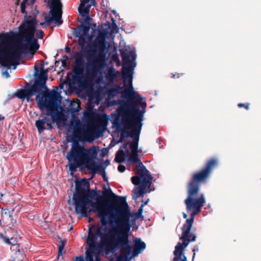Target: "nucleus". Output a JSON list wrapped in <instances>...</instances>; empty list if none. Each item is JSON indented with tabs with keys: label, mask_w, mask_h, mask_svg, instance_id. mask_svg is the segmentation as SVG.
Returning a JSON list of instances; mask_svg holds the SVG:
<instances>
[{
	"label": "nucleus",
	"mask_w": 261,
	"mask_h": 261,
	"mask_svg": "<svg viewBox=\"0 0 261 261\" xmlns=\"http://www.w3.org/2000/svg\"><path fill=\"white\" fill-rule=\"evenodd\" d=\"M105 196L110 195L109 200L118 206L113 208L109 216V228L91 253L92 260L87 258V261H100L99 255L102 253L109 254L117 250H120V256L129 261L132 257L141 253L146 247L145 243L140 238H136L133 251L129 240L130 225L129 223L131 213L123 196H119L109 189L102 193Z\"/></svg>",
	"instance_id": "f257e3e1"
},
{
	"label": "nucleus",
	"mask_w": 261,
	"mask_h": 261,
	"mask_svg": "<svg viewBox=\"0 0 261 261\" xmlns=\"http://www.w3.org/2000/svg\"><path fill=\"white\" fill-rule=\"evenodd\" d=\"M120 55L123 62L122 67V77L123 79V86L125 87L123 90H121L122 87L117 85L110 88L108 91L109 96L114 97L119 94L126 99L125 101L120 103V106L117 111L122 119L126 118L133 113L132 110H128L124 114L122 108H125L129 106L134 110H136L139 113L142 111H146V102L145 98L141 95L137 93L134 90L133 86V74L134 67L136 66L135 60L136 58V51L134 49L128 50L127 49H121Z\"/></svg>",
	"instance_id": "f03ea898"
},
{
	"label": "nucleus",
	"mask_w": 261,
	"mask_h": 261,
	"mask_svg": "<svg viewBox=\"0 0 261 261\" xmlns=\"http://www.w3.org/2000/svg\"><path fill=\"white\" fill-rule=\"evenodd\" d=\"M73 203L75 206V212L81 217H87L90 212L97 213V216L100 219L101 225L97 226L92 231L89 228L88 237L86 241L87 250L86 251V259L89 258L92 260L91 253L96 246L97 240L102 238L109 228L107 226L108 224L107 218L109 219L110 214L112 209L118 207L109 208L105 207L102 208L103 196L96 191H92L90 197H73Z\"/></svg>",
	"instance_id": "7ed1b4c3"
},
{
	"label": "nucleus",
	"mask_w": 261,
	"mask_h": 261,
	"mask_svg": "<svg viewBox=\"0 0 261 261\" xmlns=\"http://www.w3.org/2000/svg\"><path fill=\"white\" fill-rule=\"evenodd\" d=\"M19 32L23 43L17 45L16 48L4 41L0 43V64L8 69L12 66H13V69H16V62L20 59L22 54L30 51V47H32L35 51L38 50V39H42L44 35L42 30L36 31V23L33 21H23L19 27Z\"/></svg>",
	"instance_id": "20e7f679"
},
{
	"label": "nucleus",
	"mask_w": 261,
	"mask_h": 261,
	"mask_svg": "<svg viewBox=\"0 0 261 261\" xmlns=\"http://www.w3.org/2000/svg\"><path fill=\"white\" fill-rule=\"evenodd\" d=\"M107 35L106 30L99 31L95 39L90 41L87 47L84 45V50H82L87 55L86 68V75L88 77H96L106 65L105 50Z\"/></svg>",
	"instance_id": "39448f33"
},
{
	"label": "nucleus",
	"mask_w": 261,
	"mask_h": 261,
	"mask_svg": "<svg viewBox=\"0 0 261 261\" xmlns=\"http://www.w3.org/2000/svg\"><path fill=\"white\" fill-rule=\"evenodd\" d=\"M217 163L216 160H211L207 162L204 169L193 175L192 179L188 186V196L185 200L187 211L190 212L191 214L198 215L205 203L203 194H201L198 198H194L198 195L199 182L204 181L208 177L211 170L217 165Z\"/></svg>",
	"instance_id": "423d86ee"
},
{
	"label": "nucleus",
	"mask_w": 261,
	"mask_h": 261,
	"mask_svg": "<svg viewBox=\"0 0 261 261\" xmlns=\"http://www.w3.org/2000/svg\"><path fill=\"white\" fill-rule=\"evenodd\" d=\"M129 164H138L136 170V175L131 178L132 182L138 187L133 191V197L135 199L143 197L147 192L146 188L152 184V177L138 157V152H131L128 158Z\"/></svg>",
	"instance_id": "0eeeda50"
},
{
	"label": "nucleus",
	"mask_w": 261,
	"mask_h": 261,
	"mask_svg": "<svg viewBox=\"0 0 261 261\" xmlns=\"http://www.w3.org/2000/svg\"><path fill=\"white\" fill-rule=\"evenodd\" d=\"M128 106L122 108L124 114L128 110H132L133 113L128 118L122 119V122L124 127L129 129V136L133 139V141L129 142V147L131 149V152H138V142L145 111L143 110L141 113H139L136 110H134L133 108Z\"/></svg>",
	"instance_id": "6e6552de"
},
{
	"label": "nucleus",
	"mask_w": 261,
	"mask_h": 261,
	"mask_svg": "<svg viewBox=\"0 0 261 261\" xmlns=\"http://www.w3.org/2000/svg\"><path fill=\"white\" fill-rule=\"evenodd\" d=\"M195 216L194 214H190V218L187 219L181 228L182 233L180 240L182 241V243L178 242L175 246L173 252V261H183L184 259L187 261L186 257L182 254V251L190 242H194L196 240V235L190 232Z\"/></svg>",
	"instance_id": "1a4fd4ad"
},
{
	"label": "nucleus",
	"mask_w": 261,
	"mask_h": 261,
	"mask_svg": "<svg viewBox=\"0 0 261 261\" xmlns=\"http://www.w3.org/2000/svg\"><path fill=\"white\" fill-rule=\"evenodd\" d=\"M97 150L95 146L90 148H86L79 143H72L70 150L67 154L66 158L69 162H80L86 166L91 159H96Z\"/></svg>",
	"instance_id": "9d476101"
},
{
	"label": "nucleus",
	"mask_w": 261,
	"mask_h": 261,
	"mask_svg": "<svg viewBox=\"0 0 261 261\" xmlns=\"http://www.w3.org/2000/svg\"><path fill=\"white\" fill-rule=\"evenodd\" d=\"M44 100L39 96L38 105L40 107L43 106L47 109V114L50 115L53 119L54 121H57L59 116L61 115V113L54 107L57 104L58 97L60 94L56 90H53L42 95Z\"/></svg>",
	"instance_id": "9b49d317"
},
{
	"label": "nucleus",
	"mask_w": 261,
	"mask_h": 261,
	"mask_svg": "<svg viewBox=\"0 0 261 261\" xmlns=\"http://www.w3.org/2000/svg\"><path fill=\"white\" fill-rule=\"evenodd\" d=\"M46 76H40L35 81L33 85H29L25 89L19 90L16 94L17 97L21 99L25 98L29 101L31 97L36 95V99L38 100L39 95L42 94V90L47 89L46 86Z\"/></svg>",
	"instance_id": "f8f14e48"
},
{
	"label": "nucleus",
	"mask_w": 261,
	"mask_h": 261,
	"mask_svg": "<svg viewBox=\"0 0 261 261\" xmlns=\"http://www.w3.org/2000/svg\"><path fill=\"white\" fill-rule=\"evenodd\" d=\"M50 9L49 15L46 16L45 21L50 23L54 21V23L60 25L63 23L62 20V13L60 10L61 3L60 0H45Z\"/></svg>",
	"instance_id": "ddd939ff"
},
{
	"label": "nucleus",
	"mask_w": 261,
	"mask_h": 261,
	"mask_svg": "<svg viewBox=\"0 0 261 261\" xmlns=\"http://www.w3.org/2000/svg\"><path fill=\"white\" fill-rule=\"evenodd\" d=\"M84 71V67L75 66L72 70V80L77 84L79 87L82 89L85 88L89 84L91 80L95 78L87 76L86 73L83 76Z\"/></svg>",
	"instance_id": "4468645a"
},
{
	"label": "nucleus",
	"mask_w": 261,
	"mask_h": 261,
	"mask_svg": "<svg viewBox=\"0 0 261 261\" xmlns=\"http://www.w3.org/2000/svg\"><path fill=\"white\" fill-rule=\"evenodd\" d=\"M90 189V184L86 178H83L81 180L75 182V192L73 197H90L87 191Z\"/></svg>",
	"instance_id": "2eb2a0df"
},
{
	"label": "nucleus",
	"mask_w": 261,
	"mask_h": 261,
	"mask_svg": "<svg viewBox=\"0 0 261 261\" xmlns=\"http://www.w3.org/2000/svg\"><path fill=\"white\" fill-rule=\"evenodd\" d=\"M90 29V23L81 24L75 30V36L79 38V44L82 50H84V45L86 44L85 36L88 34Z\"/></svg>",
	"instance_id": "dca6fc26"
},
{
	"label": "nucleus",
	"mask_w": 261,
	"mask_h": 261,
	"mask_svg": "<svg viewBox=\"0 0 261 261\" xmlns=\"http://www.w3.org/2000/svg\"><path fill=\"white\" fill-rule=\"evenodd\" d=\"M112 127L116 128L117 130L121 132L119 142L122 141L125 138L129 137V133H128L126 130L129 129L124 127L122 122V119L120 120L119 116H116L113 120Z\"/></svg>",
	"instance_id": "f3484780"
},
{
	"label": "nucleus",
	"mask_w": 261,
	"mask_h": 261,
	"mask_svg": "<svg viewBox=\"0 0 261 261\" xmlns=\"http://www.w3.org/2000/svg\"><path fill=\"white\" fill-rule=\"evenodd\" d=\"M86 168L92 173H98L100 175L104 174L105 172L106 167L102 164H97L91 159L89 164L86 166Z\"/></svg>",
	"instance_id": "a211bd4d"
},
{
	"label": "nucleus",
	"mask_w": 261,
	"mask_h": 261,
	"mask_svg": "<svg viewBox=\"0 0 261 261\" xmlns=\"http://www.w3.org/2000/svg\"><path fill=\"white\" fill-rule=\"evenodd\" d=\"M83 142H92L96 138L95 132L92 129L86 128L85 126L82 127Z\"/></svg>",
	"instance_id": "6ab92c4d"
},
{
	"label": "nucleus",
	"mask_w": 261,
	"mask_h": 261,
	"mask_svg": "<svg viewBox=\"0 0 261 261\" xmlns=\"http://www.w3.org/2000/svg\"><path fill=\"white\" fill-rule=\"evenodd\" d=\"M119 74V72L116 70L114 67H110L106 74V79L109 83H112Z\"/></svg>",
	"instance_id": "aec40b11"
},
{
	"label": "nucleus",
	"mask_w": 261,
	"mask_h": 261,
	"mask_svg": "<svg viewBox=\"0 0 261 261\" xmlns=\"http://www.w3.org/2000/svg\"><path fill=\"white\" fill-rule=\"evenodd\" d=\"M71 140L72 143H79L80 141H83V132L82 128L80 130H73Z\"/></svg>",
	"instance_id": "412c9836"
},
{
	"label": "nucleus",
	"mask_w": 261,
	"mask_h": 261,
	"mask_svg": "<svg viewBox=\"0 0 261 261\" xmlns=\"http://www.w3.org/2000/svg\"><path fill=\"white\" fill-rule=\"evenodd\" d=\"M128 154V152H125L124 150L119 149L116 154L115 161L117 163H121L125 160Z\"/></svg>",
	"instance_id": "4be33fe9"
},
{
	"label": "nucleus",
	"mask_w": 261,
	"mask_h": 261,
	"mask_svg": "<svg viewBox=\"0 0 261 261\" xmlns=\"http://www.w3.org/2000/svg\"><path fill=\"white\" fill-rule=\"evenodd\" d=\"M91 6V5L90 4L85 5L80 3L79 7V12L80 15L83 17H85L86 15H88L89 14Z\"/></svg>",
	"instance_id": "5701e85b"
},
{
	"label": "nucleus",
	"mask_w": 261,
	"mask_h": 261,
	"mask_svg": "<svg viewBox=\"0 0 261 261\" xmlns=\"http://www.w3.org/2000/svg\"><path fill=\"white\" fill-rule=\"evenodd\" d=\"M45 119L44 118L39 119L35 122V126L37 128L38 132L39 134H41L46 129L45 127Z\"/></svg>",
	"instance_id": "b1692460"
},
{
	"label": "nucleus",
	"mask_w": 261,
	"mask_h": 261,
	"mask_svg": "<svg viewBox=\"0 0 261 261\" xmlns=\"http://www.w3.org/2000/svg\"><path fill=\"white\" fill-rule=\"evenodd\" d=\"M81 110L79 105L76 102L71 103L68 108V111L73 115L75 113H78Z\"/></svg>",
	"instance_id": "393cba45"
},
{
	"label": "nucleus",
	"mask_w": 261,
	"mask_h": 261,
	"mask_svg": "<svg viewBox=\"0 0 261 261\" xmlns=\"http://www.w3.org/2000/svg\"><path fill=\"white\" fill-rule=\"evenodd\" d=\"M112 23L109 22H107L105 23L106 26H108L112 32H118V29L117 24H116V20L114 18H112Z\"/></svg>",
	"instance_id": "a878e982"
},
{
	"label": "nucleus",
	"mask_w": 261,
	"mask_h": 261,
	"mask_svg": "<svg viewBox=\"0 0 261 261\" xmlns=\"http://www.w3.org/2000/svg\"><path fill=\"white\" fill-rule=\"evenodd\" d=\"M71 125L73 127V130L82 128V123L77 118L72 119L71 121Z\"/></svg>",
	"instance_id": "bb28decb"
},
{
	"label": "nucleus",
	"mask_w": 261,
	"mask_h": 261,
	"mask_svg": "<svg viewBox=\"0 0 261 261\" xmlns=\"http://www.w3.org/2000/svg\"><path fill=\"white\" fill-rule=\"evenodd\" d=\"M75 66L84 67L83 57L81 54H78L75 57Z\"/></svg>",
	"instance_id": "cd10ccee"
},
{
	"label": "nucleus",
	"mask_w": 261,
	"mask_h": 261,
	"mask_svg": "<svg viewBox=\"0 0 261 261\" xmlns=\"http://www.w3.org/2000/svg\"><path fill=\"white\" fill-rule=\"evenodd\" d=\"M83 165H84V164L78 162L71 163L69 167V170L71 171V172H75L76 171L77 168L79 166Z\"/></svg>",
	"instance_id": "c85d7f7f"
},
{
	"label": "nucleus",
	"mask_w": 261,
	"mask_h": 261,
	"mask_svg": "<svg viewBox=\"0 0 261 261\" xmlns=\"http://www.w3.org/2000/svg\"><path fill=\"white\" fill-rule=\"evenodd\" d=\"M29 0H23L20 5V11L22 13L26 14L27 13L25 9L26 7L29 6Z\"/></svg>",
	"instance_id": "c756f323"
},
{
	"label": "nucleus",
	"mask_w": 261,
	"mask_h": 261,
	"mask_svg": "<svg viewBox=\"0 0 261 261\" xmlns=\"http://www.w3.org/2000/svg\"><path fill=\"white\" fill-rule=\"evenodd\" d=\"M0 239L6 244L7 245H10V239L5 234L0 232Z\"/></svg>",
	"instance_id": "7c9ffc66"
},
{
	"label": "nucleus",
	"mask_w": 261,
	"mask_h": 261,
	"mask_svg": "<svg viewBox=\"0 0 261 261\" xmlns=\"http://www.w3.org/2000/svg\"><path fill=\"white\" fill-rule=\"evenodd\" d=\"M11 245L12 247H16L18 248L19 244L17 243V239L14 237H11L10 239V245Z\"/></svg>",
	"instance_id": "2f4dec72"
},
{
	"label": "nucleus",
	"mask_w": 261,
	"mask_h": 261,
	"mask_svg": "<svg viewBox=\"0 0 261 261\" xmlns=\"http://www.w3.org/2000/svg\"><path fill=\"white\" fill-rule=\"evenodd\" d=\"M60 116H59V118L57 121H56V122H58L59 120L60 119ZM44 119H45V124L47 125L49 127L50 129H51L53 128L52 124L53 122H55V121H53V119L52 118V120H51L49 118L47 117H44Z\"/></svg>",
	"instance_id": "473e14b6"
},
{
	"label": "nucleus",
	"mask_w": 261,
	"mask_h": 261,
	"mask_svg": "<svg viewBox=\"0 0 261 261\" xmlns=\"http://www.w3.org/2000/svg\"><path fill=\"white\" fill-rule=\"evenodd\" d=\"M10 38V35L8 33L0 34V43L7 41Z\"/></svg>",
	"instance_id": "72a5a7b5"
},
{
	"label": "nucleus",
	"mask_w": 261,
	"mask_h": 261,
	"mask_svg": "<svg viewBox=\"0 0 261 261\" xmlns=\"http://www.w3.org/2000/svg\"><path fill=\"white\" fill-rule=\"evenodd\" d=\"M143 205H141L138 209V211L136 213V216L137 218H143L142 212H143Z\"/></svg>",
	"instance_id": "f704fd0d"
},
{
	"label": "nucleus",
	"mask_w": 261,
	"mask_h": 261,
	"mask_svg": "<svg viewBox=\"0 0 261 261\" xmlns=\"http://www.w3.org/2000/svg\"><path fill=\"white\" fill-rule=\"evenodd\" d=\"M129 145V142H126L122 144V145L121 146L120 148L119 149H122L124 150L125 152H128V154L129 153V150L128 149V145Z\"/></svg>",
	"instance_id": "c9c22d12"
},
{
	"label": "nucleus",
	"mask_w": 261,
	"mask_h": 261,
	"mask_svg": "<svg viewBox=\"0 0 261 261\" xmlns=\"http://www.w3.org/2000/svg\"><path fill=\"white\" fill-rule=\"evenodd\" d=\"M65 245L62 242L59 246L58 248V257H59L60 256H62V251L64 248Z\"/></svg>",
	"instance_id": "e433bc0d"
},
{
	"label": "nucleus",
	"mask_w": 261,
	"mask_h": 261,
	"mask_svg": "<svg viewBox=\"0 0 261 261\" xmlns=\"http://www.w3.org/2000/svg\"><path fill=\"white\" fill-rule=\"evenodd\" d=\"M101 122L104 125H106L107 123V115L103 114L101 117Z\"/></svg>",
	"instance_id": "4c0bfd02"
},
{
	"label": "nucleus",
	"mask_w": 261,
	"mask_h": 261,
	"mask_svg": "<svg viewBox=\"0 0 261 261\" xmlns=\"http://www.w3.org/2000/svg\"><path fill=\"white\" fill-rule=\"evenodd\" d=\"M192 251L193 252V255L192 256V260L193 261V260L195 257L196 252H198L199 251V248H198V246H197V245L194 246L193 248Z\"/></svg>",
	"instance_id": "58836bf2"
},
{
	"label": "nucleus",
	"mask_w": 261,
	"mask_h": 261,
	"mask_svg": "<svg viewBox=\"0 0 261 261\" xmlns=\"http://www.w3.org/2000/svg\"><path fill=\"white\" fill-rule=\"evenodd\" d=\"M118 170L120 172H123L125 170V167L124 165L120 164L118 167Z\"/></svg>",
	"instance_id": "ea45409f"
},
{
	"label": "nucleus",
	"mask_w": 261,
	"mask_h": 261,
	"mask_svg": "<svg viewBox=\"0 0 261 261\" xmlns=\"http://www.w3.org/2000/svg\"><path fill=\"white\" fill-rule=\"evenodd\" d=\"M238 106L239 108L245 107V108L246 110H248L249 109V104L248 103H239Z\"/></svg>",
	"instance_id": "a19ab883"
},
{
	"label": "nucleus",
	"mask_w": 261,
	"mask_h": 261,
	"mask_svg": "<svg viewBox=\"0 0 261 261\" xmlns=\"http://www.w3.org/2000/svg\"><path fill=\"white\" fill-rule=\"evenodd\" d=\"M85 17V23H86V24H87L88 22H89L90 23V21L92 20V18L90 17L89 14L88 15H86Z\"/></svg>",
	"instance_id": "79ce46f5"
},
{
	"label": "nucleus",
	"mask_w": 261,
	"mask_h": 261,
	"mask_svg": "<svg viewBox=\"0 0 261 261\" xmlns=\"http://www.w3.org/2000/svg\"><path fill=\"white\" fill-rule=\"evenodd\" d=\"M35 72L34 73V75L35 76H38V77H40V76H45V75H42L40 74L38 70H37V69L36 68V66H35ZM45 76H46V78L47 79V75H45Z\"/></svg>",
	"instance_id": "37998d69"
},
{
	"label": "nucleus",
	"mask_w": 261,
	"mask_h": 261,
	"mask_svg": "<svg viewBox=\"0 0 261 261\" xmlns=\"http://www.w3.org/2000/svg\"><path fill=\"white\" fill-rule=\"evenodd\" d=\"M90 1H91L92 2H94L95 1V0H81V3H82V4H84L85 5H86Z\"/></svg>",
	"instance_id": "c03bdc74"
},
{
	"label": "nucleus",
	"mask_w": 261,
	"mask_h": 261,
	"mask_svg": "<svg viewBox=\"0 0 261 261\" xmlns=\"http://www.w3.org/2000/svg\"><path fill=\"white\" fill-rule=\"evenodd\" d=\"M3 75H5L7 78H9L10 75L7 70L3 72Z\"/></svg>",
	"instance_id": "a18cd8bd"
},
{
	"label": "nucleus",
	"mask_w": 261,
	"mask_h": 261,
	"mask_svg": "<svg viewBox=\"0 0 261 261\" xmlns=\"http://www.w3.org/2000/svg\"><path fill=\"white\" fill-rule=\"evenodd\" d=\"M12 250L13 251L18 252H20L19 247L18 248H16V247H12Z\"/></svg>",
	"instance_id": "49530a36"
},
{
	"label": "nucleus",
	"mask_w": 261,
	"mask_h": 261,
	"mask_svg": "<svg viewBox=\"0 0 261 261\" xmlns=\"http://www.w3.org/2000/svg\"><path fill=\"white\" fill-rule=\"evenodd\" d=\"M36 2V0H29V6L33 5Z\"/></svg>",
	"instance_id": "de8ad7c7"
},
{
	"label": "nucleus",
	"mask_w": 261,
	"mask_h": 261,
	"mask_svg": "<svg viewBox=\"0 0 261 261\" xmlns=\"http://www.w3.org/2000/svg\"><path fill=\"white\" fill-rule=\"evenodd\" d=\"M76 261H85L84 260L83 257L82 256L77 257L76 259Z\"/></svg>",
	"instance_id": "09e8293b"
},
{
	"label": "nucleus",
	"mask_w": 261,
	"mask_h": 261,
	"mask_svg": "<svg viewBox=\"0 0 261 261\" xmlns=\"http://www.w3.org/2000/svg\"><path fill=\"white\" fill-rule=\"evenodd\" d=\"M101 175L103 178V179H104L105 181H107V176H106V172L104 173V174H101Z\"/></svg>",
	"instance_id": "8fccbe9b"
},
{
	"label": "nucleus",
	"mask_w": 261,
	"mask_h": 261,
	"mask_svg": "<svg viewBox=\"0 0 261 261\" xmlns=\"http://www.w3.org/2000/svg\"><path fill=\"white\" fill-rule=\"evenodd\" d=\"M119 102V101L118 100H117V101H112V105H117L118 104Z\"/></svg>",
	"instance_id": "3c124183"
},
{
	"label": "nucleus",
	"mask_w": 261,
	"mask_h": 261,
	"mask_svg": "<svg viewBox=\"0 0 261 261\" xmlns=\"http://www.w3.org/2000/svg\"><path fill=\"white\" fill-rule=\"evenodd\" d=\"M105 164H106V166H107L110 164V161L107 160L105 161Z\"/></svg>",
	"instance_id": "603ef678"
},
{
	"label": "nucleus",
	"mask_w": 261,
	"mask_h": 261,
	"mask_svg": "<svg viewBox=\"0 0 261 261\" xmlns=\"http://www.w3.org/2000/svg\"><path fill=\"white\" fill-rule=\"evenodd\" d=\"M182 216L185 219H186L187 218V215L185 212L182 213Z\"/></svg>",
	"instance_id": "864d4df0"
},
{
	"label": "nucleus",
	"mask_w": 261,
	"mask_h": 261,
	"mask_svg": "<svg viewBox=\"0 0 261 261\" xmlns=\"http://www.w3.org/2000/svg\"><path fill=\"white\" fill-rule=\"evenodd\" d=\"M149 201V199H148L147 200H146L143 204H142L141 205H143V206L146 205L148 202Z\"/></svg>",
	"instance_id": "5fc2aeb1"
},
{
	"label": "nucleus",
	"mask_w": 261,
	"mask_h": 261,
	"mask_svg": "<svg viewBox=\"0 0 261 261\" xmlns=\"http://www.w3.org/2000/svg\"><path fill=\"white\" fill-rule=\"evenodd\" d=\"M92 35H88V39L89 41H91V40H92Z\"/></svg>",
	"instance_id": "6e6d98bb"
},
{
	"label": "nucleus",
	"mask_w": 261,
	"mask_h": 261,
	"mask_svg": "<svg viewBox=\"0 0 261 261\" xmlns=\"http://www.w3.org/2000/svg\"><path fill=\"white\" fill-rule=\"evenodd\" d=\"M4 119H5L4 116L0 115V120H4Z\"/></svg>",
	"instance_id": "4d7b16f0"
},
{
	"label": "nucleus",
	"mask_w": 261,
	"mask_h": 261,
	"mask_svg": "<svg viewBox=\"0 0 261 261\" xmlns=\"http://www.w3.org/2000/svg\"><path fill=\"white\" fill-rule=\"evenodd\" d=\"M113 13H114V14H116V11H113Z\"/></svg>",
	"instance_id": "13d9d810"
},
{
	"label": "nucleus",
	"mask_w": 261,
	"mask_h": 261,
	"mask_svg": "<svg viewBox=\"0 0 261 261\" xmlns=\"http://www.w3.org/2000/svg\"><path fill=\"white\" fill-rule=\"evenodd\" d=\"M44 23H40V25H43Z\"/></svg>",
	"instance_id": "bf43d9fd"
},
{
	"label": "nucleus",
	"mask_w": 261,
	"mask_h": 261,
	"mask_svg": "<svg viewBox=\"0 0 261 261\" xmlns=\"http://www.w3.org/2000/svg\"><path fill=\"white\" fill-rule=\"evenodd\" d=\"M175 76V74H173V77H174Z\"/></svg>",
	"instance_id": "052dcab7"
}]
</instances>
